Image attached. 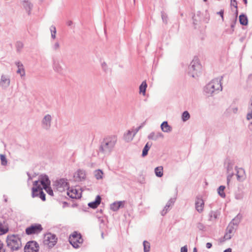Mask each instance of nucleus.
Returning a JSON list of instances; mask_svg holds the SVG:
<instances>
[{
  "label": "nucleus",
  "instance_id": "nucleus-1",
  "mask_svg": "<svg viewBox=\"0 0 252 252\" xmlns=\"http://www.w3.org/2000/svg\"><path fill=\"white\" fill-rule=\"evenodd\" d=\"M117 141V137L115 135L108 136L104 138L101 142L99 151L104 155H109L114 149Z\"/></svg>",
  "mask_w": 252,
  "mask_h": 252
},
{
  "label": "nucleus",
  "instance_id": "nucleus-2",
  "mask_svg": "<svg viewBox=\"0 0 252 252\" xmlns=\"http://www.w3.org/2000/svg\"><path fill=\"white\" fill-rule=\"evenodd\" d=\"M222 79L215 78L213 79L204 87V92L208 96H211L215 94L218 93L222 89L220 80Z\"/></svg>",
  "mask_w": 252,
  "mask_h": 252
},
{
  "label": "nucleus",
  "instance_id": "nucleus-3",
  "mask_svg": "<svg viewBox=\"0 0 252 252\" xmlns=\"http://www.w3.org/2000/svg\"><path fill=\"white\" fill-rule=\"evenodd\" d=\"M6 242L7 247L13 251H18L22 246L20 238L14 235L8 236Z\"/></svg>",
  "mask_w": 252,
  "mask_h": 252
},
{
  "label": "nucleus",
  "instance_id": "nucleus-4",
  "mask_svg": "<svg viewBox=\"0 0 252 252\" xmlns=\"http://www.w3.org/2000/svg\"><path fill=\"white\" fill-rule=\"evenodd\" d=\"M200 69V64L197 58H194L189 66V74L193 78L197 76Z\"/></svg>",
  "mask_w": 252,
  "mask_h": 252
},
{
  "label": "nucleus",
  "instance_id": "nucleus-5",
  "mask_svg": "<svg viewBox=\"0 0 252 252\" xmlns=\"http://www.w3.org/2000/svg\"><path fill=\"white\" fill-rule=\"evenodd\" d=\"M53 186L55 190L62 192L68 189V184L66 179L62 178L57 180L54 183Z\"/></svg>",
  "mask_w": 252,
  "mask_h": 252
},
{
  "label": "nucleus",
  "instance_id": "nucleus-6",
  "mask_svg": "<svg viewBox=\"0 0 252 252\" xmlns=\"http://www.w3.org/2000/svg\"><path fill=\"white\" fill-rule=\"evenodd\" d=\"M70 244L74 248H78L82 244L83 239L80 234L74 232L69 238Z\"/></svg>",
  "mask_w": 252,
  "mask_h": 252
},
{
  "label": "nucleus",
  "instance_id": "nucleus-7",
  "mask_svg": "<svg viewBox=\"0 0 252 252\" xmlns=\"http://www.w3.org/2000/svg\"><path fill=\"white\" fill-rule=\"evenodd\" d=\"M53 68L56 72L62 74L64 70L63 61L57 58L54 59L53 60Z\"/></svg>",
  "mask_w": 252,
  "mask_h": 252
},
{
  "label": "nucleus",
  "instance_id": "nucleus-8",
  "mask_svg": "<svg viewBox=\"0 0 252 252\" xmlns=\"http://www.w3.org/2000/svg\"><path fill=\"white\" fill-rule=\"evenodd\" d=\"M39 245L34 241L28 242L24 247V252H38Z\"/></svg>",
  "mask_w": 252,
  "mask_h": 252
},
{
  "label": "nucleus",
  "instance_id": "nucleus-9",
  "mask_svg": "<svg viewBox=\"0 0 252 252\" xmlns=\"http://www.w3.org/2000/svg\"><path fill=\"white\" fill-rule=\"evenodd\" d=\"M43 228L40 224L36 223L31 225L26 229V233L28 235L39 233Z\"/></svg>",
  "mask_w": 252,
  "mask_h": 252
},
{
  "label": "nucleus",
  "instance_id": "nucleus-10",
  "mask_svg": "<svg viewBox=\"0 0 252 252\" xmlns=\"http://www.w3.org/2000/svg\"><path fill=\"white\" fill-rule=\"evenodd\" d=\"M52 118L50 114L45 115L41 121L42 127L45 130H49L51 126Z\"/></svg>",
  "mask_w": 252,
  "mask_h": 252
},
{
  "label": "nucleus",
  "instance_id": "nucleus-11",
  "mask_svg": "<svg viewBox=\"0 0 252 252\" xmlns=\"http://www.w3.org/2000/svg\"><path fill=\"white\" fill-rule=\"evenodd\" d=\"M10 84V76L6 74H2L0 80V86L3 89L7 88Z\"/></svg>",
  "mask_w": 252,
  "mask_h": 252
},
{
  "label": "nucleus",
  "instance_id": "nucleus-12",
  "mask_svg": "<svg viewBox=\"0 0 252 252\" xmlns=\"http://www.w3.org/2000/svg\"><path fill=\"white\" fill-rule=\"evenodd\" d=\"M236 171L237 180L240 182H244L246 179V174L245 170L242 168H238L237 166L235 167Z\"/></svg>",
  "mask_w": 252,
  "mask_h": 252
},
{
  "label": "nucleus",
  "instance_id": "nucleus-13",
  "mask_svg": "<svg viewBox=\"0 0 252 252\" xmlns=\"http://www.w3.org/2000/svg\"><path fill=\"white\" fill-rule=\"evenodd\" d=\"M195 209L196 211L200 213L203 212L204 207V202L200 196H197L195 199Z\"/></svg>",
  "mask_w": 252,
  "mask_h": 252
},
{
  "label": "nucleus",
  "instance_id": "nucleus-14",
  "mask_svg": "<svg viewBox=\"0 0 252 252\" xmlns=\"http://www.w3.org/2000/svg\"><path fill=\"white\" fill-rule=\"evenodd\" d=\"M57 238L54 234L51 233L48 234L46 235V239L45 240V243L49 247H53L57 243Z\"/></svg>",
  "mask_w": 252,
  "mask_h": 252
},
{
  "label": "nucleus",
  "instance_id": "nucleus-15",
  "mask_svg": "<svg viewBox=\"0 0 252 252\" xmlns=\"http://www.w3.org/2000/svg\"><path fill=\"white\" fill-rule=\"evenodd\" d=\"M236 229L237 228L236 227L233 226L230 223H229L226 228V233L224 236V239L225 240L230 239L235 233Z\"/></svg>",
  "mask_w": 252,
  "mask_h": 252
},
{
  "label": "nucleus",
  "instance_id": "nucleus-16",
  "mask_svg": "<svg viewBox=\"0 0 252 252\" xmlns=\"http://www.w3.org/2000/svg\"><path fill=\"white\" fill-rule=\"evenodd\" d=\"M67 194L71 198H79L81 197V194L78 190L75 188H69V187L67 189Z\"/></svg>",
  "mask_w": 252,
  "mask_h": 252
},
{
  "label": "nucleus",
  "instance_id": "nucleus-17",
  "mask_svg": "<svg viewBox=\"0 0 252 252\" xmlns=\"http://www.w3.org/2000/svg\"><path fill=\"white\" fill-rule=\"evenodd\" d=\"M175 200L176 198H171L168 200L166 205L164 207V209L161 212V215L162 216H163L165 215V214L169 211L170 207H172L174 205Z\"/></svg>",
  "mask_w": 252,
  "mask_h": 252
},
{
  "label": "nucleus",
  "instance_id": "nucleus-18",
  "mask_svg": "<svg viewBox=\"0 0 252 252\" xmlns=\"http://www.w3.org/2000/svg\"><path fill=\"white\" fill-rule=\"evenodd\" d=\"M163 134L160 132H152L148 135V138L156 141L159 138H163Z\"/></svg>",
  "mask_w": 252,
  "mask_h": 252
},
{
  "label": "nucleus",
  "instance_id": "nucleus-19",
  "mask_svg": "<svg viewBox=\"0 0 252 252\" xmlns=\"http://www.w3.org/2000/svg\"><path fill=\"white\" fill-rule=\"evenodd\" d=\"M39 181H36L33 182V187L32 188V197H34L35 196H37L38 194L36 193L38 190L42 189L40 185L39 184Z\"/></svg>",
  "mask_w": 252,
  "mask_h": 252
},
{
  "label": "nucleus",
  "instance_id": "nucleus-20",
  "mask_svg": "<svg viewBox=\"0 0 252 252\" xmlns=\"http://www.w3.org/2000/svg\"><path fill=\"white\" fill-rule=\"evenodd\" d=\"M74 177L78 181H81L86 178V173L83 170L79 169L74 174Z\"/></svg>",
  "mask_w": 252,
  "mask_h": 252
},
{
  "label": "nucleus",
  "instance_id": "nucleus-21",
  "mask_svg": "<svg viewBox=\"0 0 252 252\" xmlns=\"http://www.w3.org/2000/svg\"><path fill=\"white\" fill-rule=\"evenodd\" d=\"M15 64L18 67V69L16 71L17 74H19L21 77L25 76V71L24 68V66L21 62L18 61L15 62Z\"/></svg>",
  "mask_w": 252,
  "mask_h": 252
},
{
  "label": "nucleus",
  "instance_id": "nucleus-22",
  "mask_svg": "<svg viewBox=\"0 0 252 252\" xmlns=\"http://www.w3.org/2000/svg\"><path fill=\"white\" fill-rule=\"evenodd\" d=\"M125 201H116L110 205V209L113 211H118L120 208L123 207L124 206Z\"/></svg>",
  "mask_w": 252,
  "mask_h": 252
},
{
  "label": "nucleus",
  "instance_id": "nucleus-23",
  "mask_svg": "<svg viewBox=\"0 0 252 252\" xmlns=\"http://www.w3.org/2000/svg\"><path fill=\"white\" fill-rule=\"evenodd\" d=\"M40 182L43 188L50 185V181L48 177L46 175H42L40 176Z\"/></svg>",
  "mask_w": 252,
  "mask_h": 252
},
{
  "label": "nucleus",
  "instance_id": "nucleus-24",
  "mask_svg": "<svg viewBox=\"0 0 252 252\" xmlns=\"http://www.w3.org/2000/svg\"><path fill=\"white\" fill-rule=\"evenodd\" d=\"M101 197L99 195H97L94 201L88 203V206L92 208L95 209L100 204L101 202Z\"/></svg>",
  "mask_w": 252,
  "mask_h": 252
},
{
  "label": "nucleus",
  "instance_id": "nucleus-25",
  "mask_svg": "<svg viewBox=\"0 0 252 252\" xmlns=\"http://www.w3.org/2000/svg\"><path fill=\"white\" fill-rule=\"evenodd\" d=\"M242 216L240 214H238L229 223L232 224L233 226L236 227L237 228V227L240 223Z\"/></svg>",
  "mask_w": 252,
  "mask_h": 252
},
{
  "label": "nucleus",
  "instance_id": "nucleus-26",
  "mask_svg": "<svg viewBox=\"0 0 252 252\" xmlns=\"http://www.w3.org/2000/svg\"><path fill=\"white\" fill-rule=\"evenodd\" d=\"M162 131L164 132L168 133L172 131V127L168 125L167 121H164L160 125Z\"/></svg>",
  "mask_w": 252,
  "mask_h": 252
},
{
  "label": "nucleus",
  "instance_id": "nucleus-27",
  "mask_svg": "<svg viewBox=\"0 0 252 252\" xmlns=\"http://www.w3.org/2000/svg\"><path fill=\"white\" fill-rule=\"evenodd\" d=\"M134 137V135H133V131L132 130H128L126 133H125L124 135V139L126 142H129L132 140Z\"/></svg>",
  "mask_w": 252,
  "mask_h": 252
},
{
  "label": "nucleus",
  "instance_id": "nucleus-28",
  "mask_svg": "<svg viewBox=\"0 0 252 252\" xmlns=\"http://www.w3.org/2000/svg\"><path fill=\"white\" fill-rule=\"evenodd\" d=\"M94 175L96 179L100 180L103 178V172L100 169H97L94 171Z\"/></svg>",
  "mask_w": 252,
  "mask_h": 252
},
{
  "label": "nucleus",
  "instance_id": "nucleus-29",
  "mask_svg": "<svg viewBox=\"0 0 252 252\" xmlns=\"http://www.w3.org/2000/svg\"><path fill=\"white\" fill-rule=\"evenodd\" d=\"M23 5L24 8L26 9V10L28 12L29 14H30V11L32 7V5L31 4V3L28 1L24 0L23 1Z\"/></svg>",
  "mask_w": 252,
  "mask_h": 252
},
{
  "label": "nucleus",
  "instance_id": "nucleus-30",
  "mask_svg": "<svg viewBox=\"0 0 252 252\" xmlns=\"http://www.w3.org/2000/svg\"><path fill=\"white\" fill-rule=\"evenodd\" d=\"M147 87V85L146 81H143L139 87V93L142 94L143 95H144L145 94Z\"/></svg>",
  "mask_w": 252,
  "mask_h": 252
},
{
  "label": "nucleus",
  "instance_id": "nucleus-31",
  "mask_svg": "<svg viewBox=\"0 0 252 252\" xmlns=\"http://www.w3.org/2000/svg\"><path fill=\"white\" fill-rule=\"evenodd\" d=\"M155 173L157 177H161L163 176V167L160 166L155 168Z\"/></svg>",
  "mask_w": 252,
  "mask_h": 252
},
{
  "label": "nucleus",
  "instance_id": "nucleus-32",
  "mask_svg": "<svg viewBox=\"0 0 252 252\" xmlns=\"http://www.w3.org/2000/svg\"><path fill=\"white\" fill-rule=\"evenodd\" d=\"M239 21L241 25L246 26L248 24L247 17L244 14H241L239 16Z\"/></svg>",
  "mask_w": 252,
  "mask_h": 252
},
{
  "label": "nucleus",
  "instance_id": "nucleus-33",
  "mask_svg": "<svg viewBox=\"0 0 252 252\" xmlns=\"http://www.w3.org/2000/svg\"><path fill=\"white\" fill-rule=\"evenodd\" d=\"M151 146L152 144H149L148 142L145 145L142 151V157H144L147 155L148 151L150 149Z\"/></svg>",
  "mask_w": 252,
  "mask_h": 252
},
{
  "label": "nucleus",
  "instance_id": "nucleus-34",
  "mask_svg": "<svg viewBox=\"0 0 252 252\" xmlns=\"http://www.w3.org/2000/svg\"><path fill=\"white\" fill-rule=\"evenodd\" d=\"M225 189V187L224 186H220L218 189V193L219 195L222 198L225 197V193L224 192V189Z\"/></svg>",
  "mask_w": 252,
  "mask_h": 252
},
{
  "label": "nucleus",
  "instance_id": "nucleus-35",
  "mask_svg": "<svg viewBox=\"0 0 252 252\" xmlns=\"http://www.w3.org/2000/svg\"><path fill=\"white\" fill-rule=\"evenodd\" d=\"M219 216L217 212L211 211L209 214V220L214 221L216 220Z\"/></svg>",
  "mask_w": 252,
  "mask_h": 252
},
{
  "label": "nucleus",
  "instance_id": "nucleus-36",
  "mask_svg": "<svg viewBox=\"0 0 252 252\" xmlns=\"http://www.w3.org/2000/svg\"><path fill=\"white\" fill-rule=\"evenodd\" d=\"M190 116L188 111H184L182 115V120L183 122H186L190 119Z\"/></svg>",
  "mask_w": 252,
  "mask_h": 252
},
{
  "label": "nucleus",
  "instance_id": "nucleus-37",
  "mask_svg": "<svg viewBox=\"0 0 252 252\" xmlns=\"http://www.w3.org/2000/svg\"><path fill=\"white\" fill-rule=\"evenodd\" d=\"M144 252H149L150 250V244L146 241L143 242Z\"/></svg>",
  "mask_w": 252,
  "mask_h": 252
},
{
  "label": "nucleus",
  "instance_id": "nucleus-38",
  "mask_svg": "<svg viewBox=\"0 0 252 252\" xmlns=\"http://www.w3.org/2000/svg\"><path fill=\"white\" fill-rule=\"evenodd\" d=\"M50 32L51 33V37L53 39L56 38V29L54 26H51L50 28Z\"/></svg>",
  "mask_w": 252,
  "mask_h": 252
},
{
  "label": "nucleus",
  "instance_id": "nucleus-39",
  "mask_svg": "<svg viewBox=\"0 0 252 252\" xmlns=\"http://www.w3.org/2000/svg\"><path fill=\"white\" fill-rule=\"evenodd\" d=\"M0 158L1 161V164L3 166H5L7 164V159L4 155L0 154Z\"/></svg>",
  "mask_w": 252,
  "mask_h": 252
},
{
  "label": "nucleus",
  "instance_id": "nucleus-40",
  "mask_svg": "<svg viewBox=\"0 0 252 252\" xmlns=\"http://www.w3.org/2000/svg\"><path fill=\"white\" fill-rule=\"evenodd\" d=\"M8 231V229L7 228H4L3 227V224L2 223L0 222V235H3L6 233Z\"/></svg>",
  "mask_w": 252,
  "mask_h": 252
},
{
  "label": "nucleus",
  "instance_id": "nucleus-41",
  "mask_svg": "<svg viewBox=\"0 0 252 252\" xmlns=\"http://www.w3.org/2000/svg\"><path fill=\"white\" fill-rule=\"evenodd\" d=\"M43 189L45 190V191L51 196H53V189H51V188L49 186H46L45 187H44Z\"/></svg>",
  "mask_w": 252,
  "mask_h": 252
},
{
  "label": "nucleus",
  "instance_id": "nucleus-42",
  "mask_svg": "<svg viewBox=\"0 0 252 252\" xmlns=\"http://www.w3.org/2000/svg\"><path fill=\"white\" fill-rule=\"evenodd\" d=\"M60 48V44L58 41L56 42L52 46V49L55 51L59 50Z\"/></svg>",
  "mask_w": 252,
  "mask_h": 252
},
{
  "label": "nucleus",
  "instance_id": "nucleus-43",
  "mask_svg": "<svg viewBox=\"0 0 252 252\" xmlns=\"http://www.w3.org/2000/svg\"><path fill=\"white\" fill-rule=\"evenodd\" d=\"M196 225L199 230L205 231L206 229L205 226L201 222L197 223Z\"/></svg>",
  "mask_w": 252,
  "mask_h": 252
},
{
  "label": "nucleus",
  "instance_id": "nucleus-44",
  "mask_svg": "<svg viewBox=\"0 0 252 252\" xmlns=\"http://www.w3.org/2000/svg\"><path fill=\"white\" fill-rule=\"evenodd\" d=\"M227 184H228L230 182L232 177L234 175V173L233 171L227 172Z\"/></svg>",
  "mask_w": 252,
  "mask_h": 252
},
{
  "label": "nucleus",
  "instance_id": "nucleus-45",
  "mask_svg": "<svg viewBox=\"0 0 252 252\" xmlns=\"http://www.w3.org/2000/svg\"><path fill=\"white\" fill-rule=\"evenodd\" d=\"M38 191H39V193L37 196H39L42 200L45 201L46 200L45 194L43 192L42 189L38 190Z\"/></svg>",
  "mask_w": 252,
  "mask_h": 252
},
{
  "label": "nucleus",
  "instance_id": "nucleus-46",
  "mask_svg": "<svg viewBox=\"0 0 252 252\" xmlns=\"http://www.w3.org/2000/svg\"><path fill=\"white\" fill-rule=\"evenodd\" d=\"M101 67L103 69V70L105 72H108V71H109V68L107 66V65L106 64V63L105 62H103L102 63H101Z\"/></svg>",
  "mask_w": 252,
  "mask_h": 252
},
{
  "label": "nucleus",
  "instance_id": "nucleus-47",
  "mask_svg": "<svg viewBox=\"0 0 252 252\" xmlns=\"http://www.w3.org/2000/svg\"><path fill=\"white\" fill-rule=\"evenodd\" d=\"M231 6L236 8V13H237V2L236 0H231Z\"/></svg>",
  "mask_w": 252,
  "mask_h": 252
},
{
  "label": "nucleus",
  "instance_id": "nucleus-48",
  "mask_svg": "<svg viewBox=\"0 0 252 252\" xmlns=\"http://www.w3.org/2000/svg\"><path fill=\"white\" fill-rule=\"evenodd\" d=\"M144 123L142 124L136 128L134 129H133L132 131H133V135H135V134L138 132V131L144 126Z\"/></svg>",
  "mask_w": 252,
  "mask_h": 252
},
{
  "label": "nucleus",
  "instance_id": "nucleus-49",
  "mask_svg": "<svg viewBox=\"0 0 252 252\" xmlns=\"http://www.w3.org/2000/svg\"><path fill=\"white\" fill-rule=\"evenodd\" d=\"M227 172L233 171V165L231 163H228L226 167Z\"/></svg>",
  "mask_w": 252,
  "mask_h": 252
},
{
  "label": "nucleus",
  "instance_id": "nucleus-50",
  "mask_svg": "<svg viewBox=\"0 0 252 252\" xmlns=\"http://www.w3.org/2000/svg\"><path fill=\"white\" fill-rule=\"evenodd\" d=\"M249 112L247 115V119L250 120L252 119V109H248Z\"/></svg>",
  "mask_w": 252,
  "mask_h": 252
},
{
  "label": "nucleus",
  "instance_id": "nucleus-51",
  "mask_svg": "<svg viewBox=\"0 0 252 252\" xmlns=\"http://www.w3.org/2000/svg\"><path fill=\"white\" fill-rule=\"evenodd\" d=\"M16 47L17 48V49L19 50L20 49H22L23 47V44L21 42H17L16 43Z\"/></svg>",
  "mask_w": 252,
  "mask_h": 252
},
{
  "label": "nucleus",
  "instance_id": "nucleus-52",
  "mask_svg": "<svg viewBox=\"0 0 252 252\" xmlns=\"http://www.w3.org/2000/svg\"><path fill=\"white\" fill-rule=\"evenodd\" d=\"M223 13H224V11L223 10H221L219 12H217V14L220 15L221 16L222 21H223V20H224Z\"/></svg>",
  "mask_w": 252,
  "mask_h": 252
},
{
  "label": "nucleus",
  "instance_id": "nucleus-53",
  "mask_svg": "<svg viewBox=\"0 0 252 252\" xmlns=\"http://www.w3.org/2000/svg\"><path fill=\"white\" fill-rule=\"evenodd\" d=\"M188 252V247L187 245L184 246V247H182L181 249V252Z\"/></svg>",
  "mask_w": 252,
  "mask_h": 252
},
{
  "label": "nucleus",
  "instance_id": "nucleus-54",
  "mask_svg": "<svg viewBox=\"0 0 252 252\" xmlns=\"http://www.w3.org/2000/svg\"><path fill=\"white\" fill-rule=\"evenodd\" d=\"M161 17H162L163 21L165 23H167V20H166L167 16L165 15V14H164L163 12L161 13Z\"/></svg>",
  "mask_w": 252,
  "mask_h": 252
},
{
  "label": "nucleus",
  "instance_id": "nucleus-55",
  "mask_svg": "<svg viewBox=\"0 0 252 252\" xmlns=\"http://www.w3.org/2000/svg\"><path fill=\"white\" fill-rule=\"evenodd\" d=\"M235 197L237 200H241L243 198V195L241 194H237Z\"/></svg>",
  "mask_w": 252,
  "mask_h": 252
},
{
  "label": "nucleus",
  "instance_id": "nucleus-56",
  "mask_svg": "<svg viewBox=\"0 0 252 252\" xmlns=\"http://www.w3.org/2000/svg\"><path fill=\"white\" fill-rule=\"evenodd\" d=\"M212 244H211V243H207L206 244V247H207L208 249H210V248H211V247H212Z\"/></svg>",
  "mask_w": 252,
  "mask_h": 252
},
{
  "label": "nucleus",
  "instance_id": "nucleus-57",
  "mask_svg": "<svg viewBox=\"0 0 252 252\" xmlns=\"http://www.w3.org/2000/svg\"><path fill=\"white\" fill-rule=\"evenodd\" d=\"M73 24V22L69 20V21H68L67 22H66V24L68 26H70L72 25Z\"/></svg>",
  "mask_w": 252,
  "mask_h": 252
},
{
  "label": "nucleus",
  "instance_id": "nucleus-58",
  "mask_svg": "<svg viewBox=\"0 0 252 252\" xmlns=\"http://www.w3.org/2000/svg\"><path fill=\"white\" fill-rule=\"evenodd\" d=\"M232 249L231 248H228L223 251V252H231Z\"/></svg>",
  "mask_w": 252,
  "mask_h": 252
},
{
  "label": "nucleus",
  "instance_id": "nucleus-59",
  "mask_svg": "<svg viewBox=\"0 0 252 252\" xmlns=\"http://www.w3.org/2000/svg\"><path fill=\"white\" fill-rule=\"evenodd\" d=\"M2 247H3V244L0 241V251L2 249Z\"/></svg>",
  "mask_w": 252,
  "mask_h": 252
},
{
  "label": "nucleus",
  "instance_id": "nucleus-60",
  "mask_svg": "<svg viewBox=\"0 0 252 252\" xmlns=\"http://www.w3.org/2000/svg\"><path fill=\"white\" fill-rule=\"evenodd\" d=\"M238 110V109L237 108H233V112L234 113H236Z\"/></svg>",
  "mask_w": 252,
  "mask_h": 252
},
{
  "label": "nucleus",
  "instance_id": "nucleus-61",
  "mask_svg": "<svg viewBox=\"0 0 252 252\" xmlns=\"http://www.w3.org/2000/svg\"><path fill=\"white\" fill-rule=\"evenodd\" d=\"M27 175L29 176V179H28L29 180H31L32 179V177H31L30 174L29 173H27Z\"/></svg>",
  "mask_w": 252,
  "mask_h": 252
},
{
  "label": "nucleus",
  "instance_id": "nucleus-62",
  "mask_svg": "<svg viewBox=\"0 0 252 252\" xmlns=\"http://www.w3.org/2000/svg\"><path fill=\"white\" fill-rule=\"evenodd\" d=\"M3 197H4V201H5V202H7V198L6 197V196H5V195H3Z\"/></svg>",
  "mask_w": 252,
  "mask_h": 252
},
{
  "label": "nucleus",
  "instance_id": "nucleus-63",
  "mask_svg": "<svg viewBox=\"0 0 252 252\" xmlns=\"http://www.w3.org/2000/svg\"><path fill=\"white\" fill-rule=\"evenodd\" d=\"M193 252H197V249L196 248H194Z\"/></svg>",
  "mask_w": 252,
  "mask_h": 252
},
{
  "label": "nucleus",
  "instance_id": "nucleus-64",
  "mask_svg": "<svg viewBox=\"0 0 252 252\" xmlns=\"http://www.w3.org/2000/svg\"><path fill=\"white\" fill-rule=\"evenodd\" d=\"M244 3L245 4H247V0H243Z\"/></svg>",
  "mask_w": 252,
  "mask_h": 252
}]
</instances>
